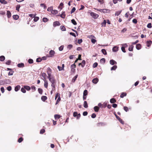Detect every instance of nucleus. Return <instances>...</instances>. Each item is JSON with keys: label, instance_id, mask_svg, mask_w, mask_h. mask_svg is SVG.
Here are the masks:
<instances>
[{"label": "nucleus", "instance_id": "de8ad7c7", "mask_svg": "<svg viewBox=\"0 0 152 152\" xmlns=\"http://www.w3.org/2000/svg\"><path fill=\"white\" fill-rule=\"evenodd\" d=\"M11 63V61L10 60H8L6 62V64L8 65H10V64Z\"/></svg>", "mask_w": 152, "mask_h": 152}, {"label": "nucleus", "instance_id": "4468645a", "mask_svg": "<svg viewBox=\"0 0 152 152\" xmlns=\"http://www.w3.org/2000/svg\"><path fill=\"white\" fill-rule=\"evenodd\" d=\"M141 48V45L140 44H138L136 45V48L137 50H140Z\"/></svg>", "mask_w": 152, "mask_h": 152}, {"label": "nucleus", "instance_id": "09e8293b", "mask_svg": "<svg viewBox=\"0 0 152 152\" xmlns=\"http://www.w3.org/2000/svg\"><path fill=\"white\" fill-rule=\"evenodd\" d=\"M147 27L148 28H151L152 27V24L151 23H149L147 25Z\"/></svg>", "mask_w": 152, "mask_h": 152}, {"label": "nucleus", "instance_id": "e2e57ef3", "mask_svg": "<svg viewBox=\"0 0 152 152\" xmlns=\"http://www.w3.org/2000/svg\"><path fill=\"white\" fill-rule=\"evenodd\" d=\"M64 48V46L63 45L61 46L59 48V50L60 51H62L63 50Z\"/></svg>", "mask_w": 152, "mask_h": 152}, {"label": "nucleus", "instance_id": "ea45409f", "mask_svg": "<svg viewBox=\"0 0 152 152\" xmlns=\"http://www.w3.org/2000/svg\"><path fill=\"white\" fill-rule=\"evenodd\" d=\"M117 68L116 65H114L111 68V70H115Z\"/></svg>", "mask_w": 152, "mask_h": 152}, {"label": "nucleus", "instance_id": "9d476101", "mask_svg": "<svg viewBox=\"0 0 152 152\" xmlns=\"http://www.w3.org/2000/svg\"><path fill=\"white\" fill-rule=\"evenodd\" d=\"M44 81V86L46 88H47L48 86V83L46 80H43Z\"/></svg>", "mask_w": 152, "mask_h": 152}, {"label": "nucleus", "instance_id": "20e7f679", "mask_svg": "<svg viewBox=\"0 0 152 152\" xmlns=\"http://www.w3.org/2000/svg\"><path fill=\"white\" fill-rule=\"evenodd\" d=\"M90 15L94 19L97 18L99 16V15L98 14H96L93 12H91L90 13Z\"/></svg>", "mask_w": 152, "mask_h": 152}, {"label": "nucleus", "instance_id": "423d86ee", "mask_svg": "<svg viewBox=\"0 0 152 152\" xmlns=\"http://www.w3.org/2000/svg\"><path fill=\"white\" fill-rule=\"evenodd\" d=\"M86 64V62L85 60H83L81 63H79L78 66L81 65L82 67H83Z\"/></svg>", "mask_w": 152, "mask_h": 152}, {"label": "nucleus", "instance_id": "58836bf2", "mask_svg": "<svg viewBox=\"0 0 152 152\" xmlns=\"http://www.w3.org/2000/svg\"><path fill=\"white\" fill-rule=\"evenodd\" d=\"M65 15H66L65 13V12H64L62 13V14L60 15V16L61 18H65Z\"/></svg>", "mask_w": 152, "mask_h": 152}, {"label": "nucleus", "instance_id": "ddd939ff", "mask_svg": "<svg viewBox=\"0 0 152 152\" xmlns=\"http://www.w3.org/2000/svg\"><path fill=\"white\" fill-rule=\"evenodd\" d=\"M20 86L19 85H18L15 87V91H17L20 89Z\"/></svg>", "mask_w": 152, "mask_h": 152}, {"label": "nucleus", "instance_id": "bb28decb", "mask_svg": "<svg viewBox=\"0 0 152 152\" xmlns=\"http://www.w3.org/2000/svg\"><path fill=\"white\" fill-rule=\"evenodd\" d=\"M12 17L15 20H17L19 18V16L17 15H13Z\"/></svg>", "mask_w": 152, "mask_h": 152}, {"label": "nucleus", "instance_id": "8fccbe9b", "mask_svg": "<svg viewBox=\"0 0 152 152\" xmlns=\"http://www.w3.org/2000/svg\"><path fill=\"white\" fill-rule=\"evenodd\" d=\"M42 60V59L40 58H38L36 59V61L38 62H40Z\"/></svg>", "mask_w": 152, "mask_h": 152}, {"label": "nucleus", "instance_id": "f03ea898", "mask_svg": "<svg viewBox=\"0 0 152 152\" xmlns=\"http://www.w3.org/2000/svg\"><path fill=\"white\" fill-rule=\"evenodd\" d=\"M47 73L48 75V78L52 77L51 76L52 70L50 67L48 68L47 70Z\"/></svg>", "mask_w": 152, "mask_h": 152}, {"label": "nucleus", "instance_id": "aec40b11", "mask_svg": "<svg viewBox=\"0 0 152 152\" xmlns=\"http://www.w3.org/2000/svg\"><path fill=\"white\" fill-rule=\"evenodd\" d=\"M126 93L125 92L122 93L120 95V97L121 98H123L124 96H126Z\"/></svg>", "mask_w": 152, "mask_h": 152}, {"label": "nucleus", "instance_id": "2f4dec72", "mask_svg": "<svg viewBox=\"0 0 152 152\" xmlns=\"http://www.w3.org/2000/svg\"><path fill=\"white\" fill-rule=\"evenodd\" d=\"M61 117L60 115H54V118L56 120L58 119Z\"/></svg>", "mask_w": 152, "mask_h": 152}, {"label": "nucleus", "instance_id": "774afa93", "mask_svg": "<svg viewBox=\"0 0 152 152\" xmlns=\"http://www.w3.org/2000/svg\"><path fill=\"white\" fill-rule=\"evenodd\" d=\"M45 132V130L44 129H42L41 130L40 133L41 134H43Z\"/></svg>", "mask_w": 152, "mask_h": 152}, {"label": "nucleus", "instance_id": "13d9d810", "mask_svg": "<svg viewBox=\"0 0 152 152\" xmlns=\"http://www.w3.org/2000/svg\"><path fill=\"white\" fill-rule=\"evenodd\" d=\"M36 15L35 14H31L29 15V16L31 17L32 18H34L35 17V16H36Z\"/></svg>", "mask_w": 152, "mask_h": 152}, {"label": "nucleus", "instance_id": "5701e85b", "mask_svg": "<svg viewBox=\"0 0 152 152\" xmlns=\"http://www.w3.org/2000/svg\"><path fill=\"white\" fill-rule=\"evenodd\" d=\"M116 100L115 98H112L110 99V102L111 103H114L116 102Z\"/></svg>", "mask_w": 152, "mask_h": 152}, {"label": "nucleus", "instance_id": "bf43d9fd", "mask_svg": "<svg viewBox=\"0 0 152 152\" xmlns=\"http://www.w3.org/2000/svg\"><path fill=\"white\" fill-rule=\"evenodd\" d=\"M21 91L23 93H25L26 92L25 89L23 87L21 89Z\"/></svg>", "mask_w": 152, "mask_h": 152}, {"label": "nucleus", "instance_id": "1a4fd4ad", "mask_svg": "<svg viewBox=\"0 0 152 152\" xmlns=\"http://www.w3.org/2000/svg\"><path fill=\"white\" fill-rule=\"evenodd\" d=\"M110 10L108 9H104L103 10L102 12L104 13H109L110 12Z\"/></svg>", "mask_w": 152, "mask_h": 152}, {"label": "nucleus", "instance_id": "412c9836", "mask_svg": "<svg viewBox=\"0 0 152 152\" xmlns=\"http://www.w3.org/2000/svg\"><path fill=\"white\" fill-rule=\"evenodd\" d=\"M106 23V20H104L103 22H102L101 24L102 26H104V27H105Z\"/></svg>", "mask_w": 152, "mask_h": 152}, {"label": "nucleus", "instance_id": "2eb2a0df", "mask_svg": "<svg viewBox=\"0 0 152 152\" xmlns=\"http://www.w3.org/2000/svg\"><path fill=\"white\" fill-rule=\"evenodd\" d=\"M17 66L19 68L23 67L24 66V64L23 63H19L18 64Z\"/></svg>", "mask_w": 152, "mask_h": 152}, {"label": "nucleus", "instance_id": "f8f14e48", "mask_svg": "<svg viewBox=\"0 0 152 152\" xmlns=\"http://www.w3.org/2000/svg\"><path fill=\"white\" fill-rule=\"evenodd\" d=\"M110 64L112 65L117 64L116 62L113 60H111L110 61Z\"/></svg>", "mask_w": 152, "mask_h": 152}, {"label": "nucleus", "instance_id": "4d7b16f0", "mask_svg": "<svg viewBox=\"0 0 152 152\" xmlns=\"http://www.w3.org/2000/svg\"><path fill=\"white\" fill-rule=\"evenodd\" d=\"M98 66V63L97 62H95L94 63L93 65V66L94 68H95Z\"/></svg>", "mask_w": 152, "mask_h": 152}, {"label": "nucleus", "instance_id": "7ed1b4c3", "mask_svg": "<svg viewBox=\"0 0 152 152\" xmlns=\"http://www.w3.org/2000/svg\"><path fill=\"white\" fill-rule=\"evenodd\" d=\"M55 53V52L53 50H51L49 52V55L47 56L49 58L53 57L54 56Z\"/></svg>", "mask_w": 152, "mask_h": 152}, {"label": "nucleus", "instance_id": "a211bd4d", "mask_svg": "<svg viewBox=\"0 0 152 152\" xmlns=\"http://www.w3.org/2000/svg\"><path fill=\"white\" fill-rule=\"evenodd\" d=\"M7 15L8 18H10L11 16V14L10 11H7Z\"/></svg>", "mask_w": 152, "mask_h": 152}, {"label": "nucleus", "instance_id": "3c124183", "mask_svg": "<svg viewBox=\"0 0 152 152\" xmlns=\"http://www.w3.org/2000/svg\"><path fill=\"white\" fill-rule=\"evenodd\" d=\"M13 73H14V71L12 70H11L9 72V73L8 74V75H12Z\"/></svg>", "mask_w": 152, "mask_h": 152}, {"label": "nucleus", "instance_id": "0e129e2a", "mask_svg": "<svg viewBox=\"0 0 152 152\" xmlns=\"http://www.w3.org/2000/svg\"><path fill=\"white\" fill-rule=\"evenodd\" d=\"M58 68L59 71H61L63 69V67L60 66H58Z\"/></svg>", "mask_w": 152, "mask_h": 152}, {"label": "nucleus", "instance_id": "338daca9", "mask_svg": "<svg viewBox=\"0 0 152 152\" xmlns=\"http://www.w3.org/2000/svg\"><path fill=\"white\" fill-rule=\"evenodd\" d=\"M100 62L103 63H104L105 62V59L104 58H102L100 60Z\"/></svg>", "mask_w": 152, "mask_h": 152}, {"label": "nucleus", "instance_id": "393cba45", "mask_svg": "<svg viewBox=\"0 0 152 152\" xmlns=\"http://www.w3.org/2000/svg\"><path fill=\"white\" fill-rule=\"evenodd\" d=\"M41 99L42 101L45 102L47 99V97L46 96H42Z\"/></svg>", "mask_w": 152, "mask_h": 152}, {"label": "nucleus", "instance_id": "e433bc0d", "mask_svg": "<svg viewBox=\"0 0 152 152\" xmlns=\"http://www.w3.org/2000/svg\"><path fill=\"white\" fill-rule=\"evenodd\" d=\"M40 6L41 7H43L44 9L46 8V7L44 4H41Z\"/></svg>", "mask_w": 152, "mask_h": 152}, {"label": "nucleus", "instance_id": "9b49d317", "mask_svg": "<svg viewBox=\"0 0 152 152\" xmlns=\"http://www.w3.org/2000/svg\"><path fill=\"white\" fill-rule=\"evenodd\" d=\"M99 81V79L97 78H94L92 80L93 83L96 84Z\"/></svg>", "mask_w": 152, "mask_h": 152}, {"label": "nucleus", "instance_id": "b1692460", "mask_svg": "<svg viewBox=\"0 0 152 152\" xmlns=\"http://www.w3.org/2000/svg\"><path fill=\"white\" fill-rule=\"evenodd\" d=\"M122 12V10H119L118 11H117L115 12V16H118Z\"/></svg>", "mask_w": 152, "mask_h": 152}, {"label": "nucleus", "instance_id": "c756f323", "mask_svg": "<svg viewBox=\"0 0 152 152\" xmlns=\"http://www.w3.org/2000/svg\"><path fill=\"white\" fill-rule=\"evenodd\" d=\"M5 59V57L3 56H0V61H4Z\"/></svg>", "mask_w": 152, "mask_h": 152}, {"label": "nucleus", "instance_id": "a18cd8bd", "mask_svg": "<svg viewBox=\"0 0 152 152\" xmlns=\"http://www.w3.org/2000/svg\"><path fill=\"white\" fill-rule=\"evenodd\" d=\"M48 20V19L46 18H44L42 19V21L44 22H46Z\"/></svg>", "mask_w": 152, "mask_h": 152}, {"label": "nucleus", "instance_id": "c85d7f7f", "mask_svg": "<svg viewBox=\"0 0 152 152\" xmlns=\"http://www.w3.org/2000/svg\"><path fill=\"white\" fill-rule=\"evenodd\" d=\"M99 108L98 107L96 106L94 107V110L96 112H98L99 110Z\"/></svg>", "mask_w": 152, "mask_h": 152}, {"label": "nucleus", "instance_id": "4be33fe9", "mask_svg": "<svg viewBox=\"0 0 152 152\" xmlns=\"http://www.w3.org/2000/svg\"><path fill=\"white\" fill-rule=\"evenodd\" d=\"M77 76H78V75H76L75 77H73V78H72V83H74L75 82L76 80V79L77 78Z\"/></svg>", "mask_w": 152, "mask_h": 152}, {"label": "nucleus", "instance_id": "49530a36", "mask_svg": "<svg viewBox=\"0 0 152 152\" xmlns=\"http://www.w3.org/2000/svg\"><path fill=\"white\" fill-rule=\"evenodd\" d=\"M100 4H103L104 3V0H97Z\"/></svg>", "mask_w": 152, "mask_h": 152}, {"label": "nucleus", "instance_id": "864d4df0", "mask_svg": "<svg viewBox=\"0 0 152 152\" xmlns=\"http://www.w3.org/2000/svg\"><path fill=\"white\" fill-rule=\"evenodd\" d=\"M28 62L29 64H32L33 62V60L31 59H29L28 60Z\"/></svg>", "mask_w": 152, "mask_h": 152}, {"label": "nucleus", "instance_id": "6e6d98bb", "mask_svg": "<svg viewBox=\"0 0 152 152\" xmlns=\"http://www.w3.org/2000/svg\"><path fill=\"white\" fill-rule=\"evenodd\" d=\"M91 42L93 44H95V43L96 41V40L95 39H91Z\"/></svg>", "mask_w": 152, "mask_h": 152}, {"label": "nucleus", "instance_id": "052dcab7", "mask_svg": "<svg viewBox=\"0 0 152 152\" xmlns=\"http://www.w3.org/2000/svg\"><path fill=\"white\" fill-rule=\"evenodd\" d=\"M76 9L75 7H73L71 11V14L73 13L75 10Z\"/></svg>", "mask_w": 152, "mask_h": 152}, {"label": "nucleus", "instance_id": "4c0bfd02", "mask_svg": "<svg viewBox=\"0 0 152 152\" xmlns=\"http://www.w3.org/2000/svg\"><path fill=\"white\" fill-rule=\"evenodd\" d=\"M38 92L40 94H42V92H43V90H42V89L41 88H39L38 89Z\"/></svg>", "mask_w": 152, "mask_h": 152}, {"label": "nucleus", "instance_id": "0eeeda50", "mask_svg": "<svg viewBox=\"0 0 152 152\" xmlns=\"http://www.w3.org/2000/svg\"><path fill=\"white\" fill-rule=\"evenodd\" d=\"M60 25V23L58 21H56L54 22L53 23V26L54 27H56V26H59Z\"/></svg>", "mask_w": 152, "mask_h": 152}, {"label": "nucleus", "instance_id": "69168bd1", "mask_svg": "<svg viewBox=\"0 0 152 152\" xmlns=\"http://www.w3.org/2000/svg\"><path fill=\"white\" fill-rule=\"evenodd\" d=\"M7 89L8 91H10L12 90V87L11 86H9L7 87Z\"/></svg>", "mask_w": 152, "mask_h": 152}, {"label": "nucleus", "instance_id": "f3484780", "mask_svg": "<svg viewBox=\"0 0 152 152\" xmlns=\"http://www.w3.org/2000/svg\"><path fill=\"white\" fill-rule=\"evenodd\" d=\"M118 48L117 46H114L113 48V52H116L118 50Z\"/></svg>", "mask_w": 152, "mask_h": 152}, {"label": "nucleus", "instance_id": "c03bdc74", "mask_svg": "<svg viewBox=\"0 0 152 152\" xmlns=\"http://www.w3.org/2000/svg\"><path fill=\"white\" fill-rule=\"evenodd\" d=\"M102 52L104 55H106L107 54L106 51L104 49H102Z\"/></svg>", "mask_w": 152, "mask_h": 152}, {"label": "nucleus", "instance_id": "79ce46f5", "mask_svg": "<svg viewBox=\"0 0 152 152\" xmlns=\"http://www.w3.org/2000/svg\"><path fill=\"white\" fill-rule=\"evenodd\" d=\"M0 2L4 4H7V2L4 0H0Z\"/></svg>", "mask_w": 152, "mask_h": 152}, {"label": "nucleus", "instance_id": "6e6552de", "mask_svg": "<svg viewBox=\"0 0 152 152\" xmlns=\"http://www.w3.org/2000/svg\"><path fill=\"white\" fill-rule=\"evenodd\" d=\"M105 125L104 124L103 122H100L97 124L96 126L98 127L102 126Z\"/></svg>", "mask_w": 152, "mask_h": 152}, {"label": "nucleus", "instance_id": "603ef678", "mask_svg": "<svg viewBox=\"0 0 152 152\" xmlns=\"http://www.w3.org/2000/svg\"><path fill=\"white\" fill-rule=\"evenodd\" d=\"M23 140V138H22V137H20V138L18 140V142H19V143H20Z\"/></svg>", "mask_w": 152, "mask_h": 152}, {"label": "nucleus", "instance_id": "f704fd0d", "mask_svg": "<svg viewBox=\"0 0 152 152\" xmlns=\"http://www.w3.org/2000/svg\"><path fill=\"white\" fill-rule=\"evenodd\" d=\"M34 22H37V21L39 19V18L38 17H36L35 16V17H34Z\"/></svg>", "mask_w": 152, "mask_h": 152}, {"label": "nucleus", "instance_id": "7c9ffc66", "mask_svg": "<svg viewBox=\"0 0 152 152\" xmlns=\"http://www.w3.org/2000/svg\"><path fill=\"white\" fill-rule=\"evenodd\" d=\"M61 100V98L60 97V95H59V96H58V98L56 100V105Z\"/></svg>", "mask_w": 152, "mask_h": 152}, {"label": "nucleus", "instance_id": "a878e982", "mask_svg": "<svg viewBox=\"0 0 152 152\" xmlns=\"http://www.w3.org/2000/svg\"><path fill=\"white\" fill-rule=\"evenodd\" d=\"M42 77L44 78L43 80H46V77L47 76V75L45 73L43 72L42 73Z\"/></svg>", "mask_w": 152, "mask_h": 152}, {"label": "nucleus", "instance_id": "6ab92c4d", "mask_svg": "<svg viewBox=\"0 0 152 152\" xmlns=\"http://www.w3.org/2000/svg\"><path fill=\"white\" fill-rule=\"evenodd\" d=\"M23 87L27 91H29L31 89L30 87L28 86H24Z\"/></svg>", "mask_w": 152, "mask_h": 152}, {"label": "nucleus", "instance_id": "473e14b6", "mask_svg": "<svg viewBox=\"0 0 152 152\" xmlns=\"http://www.w3.org/2000/svg\"><path fill=\"white\" fill-rule=\"evenodd\" d=\"M51 13L53 14H56L58 13V11L56 10H52L51 11Z\"/></svg>", "mask_w": 152, "mask_h": 152}, {"label": "nucleus", "instance_id": "f257e3e1", "mask_svg": "<svg viewBox=\"0 0 152 152\" xmlns=\"http://www.w3.org/2000/svg\"><path fill=\"white\" fill-rule=\"evenodd\" d=\"M49 81L51 83V86L53 88L52 90L53 91L55 90L56 88V81L55 80L54 77H51L48 78Z\"/></svg>", "mask_w": 152, "mask_h": 152}, {"label": "nucleus", "instance_id": "a19ab883", "mask_svg": "<svg viewBox=\"0 0 152 152\" xmlns=\"http://www.w3.org/2000/svg\"><path fill=\"white\" fill-rule=\"evenodd\" d=\"M60 28L61 30L62 31H65L66 30L65 27L64 26H61Z\"/></svg>", "mask_w": 152, "mask_h": 152}, {"label": "nucleus", "instance_id": "680f3d73", "mask_svg": "<svg viewBox=\"0 0 152 152\" xmlns=\"http://www.w3.org/2000/svg\"><path fill=\"white\" fill-rule=\"evenodd\" d=\"M73 47V45H72L70 44L68 45L67 48L69 49H70L72 48Z\"/></svg>", "mask_w": 152, "mask_h": 152}, {"label": "nucleus", "instance_id": "5fc2aeb1", "mask_svg": "<svg viewBox=\"0 0 152 152\" xmlns=\"http://www.w3.org/2000/svg\"><path fill=\"white\" fill-rule=\"evenodd\" d=\"M78 113L77 112H75L73 113V116L74 117H77Z\"/></svg>", "mask_w": 152, "mask_h": 152}, {"label": "nucleus", "instance_id": "c9c22d12", "mask_svg": "<svg viewBox=\"0 0 152 152\" xmlns=\"http://www.w3.org/2000/svg\"><path fill=\"white\" fill-rule=\"evenodd\" d=\"M71 22L74 25H76L77 24V23L74 19L71 20Z\"/></svg>", "mask_w": 152, "mask_h": 152}, {"label": "nucleus", "instance_id": "72a5a7b5", "mask_svg": "<svg viewBox=\"0 0 152 152\" xmlns=\"http://www.w3.org/2000/svg\"><path fill=\"white\" fill-rule=\"evenodd\" d=\"M134 46L133 45H131L130 46L128 50L129 51H132L133 50V48Z\"/></svg>", "mask_w": 152, "mask_h": 152}, {"label": "nucleus", "instance_id": "37998d69", "mask_svg": "<svg viewBox=\"0 0 152 152\" xmlns=\"http://www.w3.org/2000/svg\"><path fill=\"white\" fill-rule=\"evenodd\" d=\"M88 91L86 90H85L84 91L83 95V96H87L88 94Z\"/></svg>", "mask_w": 152, "mask_h": 152}, {"label": "nucleus", "instance_id": "dca6fc26", "mask_svg": "<svg viewBox=\"0 0 152 152\" xmlns=\"http://www.w3.org/2000/svg\"><path fill=\"white\" fill-rule=\"evenodd\" d=\"M152 43V42L151 40L147 41L146 42L147 46L148 47H150Z\"/></svg>", "mask_w": 152, "mask_h": 152}, {"label": "nucleus", "instance_id": "cd10ccee", "mask_svg": "<svg viewBox=\"0 0 152 152\" xmlns=\"http://www.w3.org/2000/svg\"><path fill=\"white\" fill-rule=\"evenodd\" d=\"M83 106L85 108H87L88 107V104L86 101H85L84 102Z\"/></svg>", "mask_w": 152, "mask_h": 152}, {"label": "nucleus", "instance_id": "39448f33", "mask_svg": "<svg viewBox=\"0 0 152 152\" xmlns=\"http://www.w3.org/2000/svg\"><path fill=\"white\" fill-rule=\"evenodd\" d=\"M116 118L119 121V122L122 124H123L124 123V121L121 119L116 114H115Z\"/></svg>", "mask_w": 152, "mask_h": 152}]
</instances>
